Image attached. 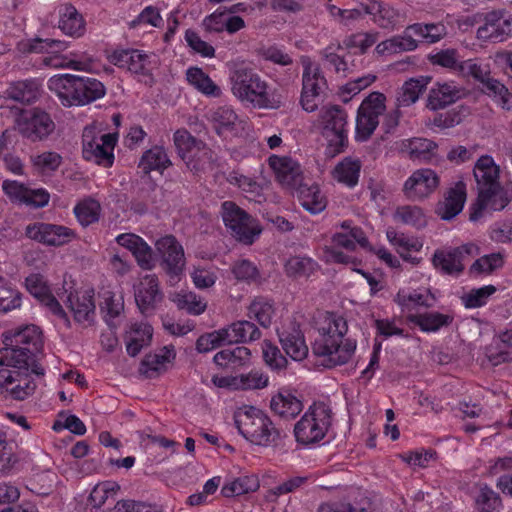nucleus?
I'll return each mask as SVG.
<instances>
[{
    "label": "nucleus",
    "instance_id": "1",
    "mask_svg": "<svg viewBox=\"0 0 512 512\" xmlns=\"http://www.w3.org/2000/svg\"><path fill=\"white\" fill-rule=\"evenodd\" d=\"M318 336L312 343V353L326 368L347 364L354 356L357 341L347 337L348 324L344 317L327 312L319 325Z\"/></svg>",
    "mask_w": 512,
    "mask_h": 512
},
{
    "label": "nucleus",
    "instance_id": "2",
    "mask_svg": "<svg viewBox=\"0 0 512 512\" xmlns=\"http://www.w3.org/2000/svg\"><path fill=\"white\" fill-rule=\"evenodd\" d=\"M473 174L477 183L478 196L475 204L470 208V220L477 221L487 208L494 211L504 209L511 201L512 193L507 187L501 185L499 166L489 155L481 156L477 160Z\"/></svg>",
    "mask_w": 512,
    "mask_h": 512
},
{
    "label": "nucleus",
    "instance_id": "3",
    "mask_svg": "<svg viewBox=\"0 0 512 512\" xmlns=\"http://www.w3.org/2000/svg\"><path fill=\"white\" fill-rule=\"evenodd\" d=\"M28 348L0 349V395L24 400L33 394L36 384L29 374Z\"/></svg>",
    "mask_w": 512,
    "mask_h": 512
},
{
    "label": "nucleus",
    "instance_id": "4",
    "mask_svg": "<svg viewBox=\"0 0 512 512\" xmlns=\"http://www.w3.org/2000/svg\"><path fill=\"white\" fill-rule=\"evenodd\" d=\"M67 48L65 42L55 39L34 38L21 41L18 49L22 53H47L42 63L46 67L54 69H72L76 71L90 72L95 67L94 58L86 52L59 54Z\"/></svg>",
    "mask_w": 512,
    "mask_h": 512
},
{
    "label": "nucleus",
    "instance_id": "5",
    "mask_svg": "<svg viewBox=\"0 0 512 512\" xmlns=\"http://www.w3.org/2000/svg\"><path fill=\"white\" fill-rule=\"evenodd\" d=\"M234 421L238 432L254 445H276L281 438L280 430L269 415L255 406L239 407L234 413Z\"/></svg>",
    "mask_w": 512,
    "mask_h": 512
},
{
    "label": "nucleus",
    "instance_id": "6",
    "mask_svg": "<svg viewBox=\"0 0 512 512\" xmlns=\"http://www.w3.org/2000/svg\"><path fill=\"white\" fill-rule=\"evenodd\" d=\"M232 94L241 102L257 108L271 107L268 83L252 68L237 65L230 73Z\"/></svg>",
    "mask_w": 512,
    "mask_h": 512
},
{
    "label": "nucleus",
    "instance_id": "7",
    "mask_svg": "<svg viewBox=\"0 0 512 512\" xmlns=\"http://www.w3.org/2000/svg\"><path fill=\"white\" fill-rule=\"evenodd\" d=\"M333 412L324 402H314L294 426L297 443L311 446L321 442L332 425Z\"/></svg>",
    "mask_w": 512,
    "mask_h": 512
},
{
    "label": "nucleus",
    "instance_id": "8",
    "mask_svg": "<svg viewBox=\"0 0 512 512\" xmlns=\"http://www.w3.org/2000/svg\"><path fill=\"white\" fill-rule=\"evenodd\" d=\"M342 232H336L331 238V246L325 249L328 262L336 264L356 265L357 259L348 252L355 251L357 245L367 248L369 240L365 232L351 220H345L340 224Z\"/></svg>",
    "mask_w": 512,
    "mask_h": 512
},
{
    "label": "nucleus",
    "instance_id": "9",
    "mask_svg": "<svg viewBox=\"0 0 512 512\" xmlns=\"http://www.w3.org/2000/svg\"><path fill=\"white\" fill-rule=\"evenodd\" d=\"M221 216L225 227L240 243L251 245L262 232L259 221L233 201H224Z\"/></svg>",
    "mask_w": 512,
    "mask_h": 512
},
{
    "label": "nucleus",
    "instance_id": "10",
    "mask_svg": "<svg viewBox=\"0 0 512 512\" xmlns=\"http://www.w3.org/2000/svg\"><path fill=\"white\" fill-rule=\"evenodd\" d=\"M117 141V133L98 134L94 127H85L82 134L83 158L86 161L110 168L114 163V148Z\"/></svg>",
    "mask_w": 512,
    "mask_h": 512
},
{
    "label": "nucleus",
    "instance_id": "11",
    "mask_svg": "<svg viewBox=\"0 0 512 512\" xmlns=\"http://www.w3.org/2000/svg\"><path fill=\"white\" fill-rule=\"evenodd\" d=\"M323 136L327 139V153L336 156L348 145L347 113L339 106L324 108L320 114Z\"/></svg>",
    "mask_w": 512,
    "mask_h": 512
},
{
    "label": "nucleus",
    "instance_id": "12",
    "mask_svg": "<svg viewBox=\"0 0 512 512\" xmlns=\"http://www.w3.org/2000/svg\"><path fill=\"white\" fill-rule=\"evenodd\" d=\"M386 96L381 92L370 93L357 110L355 139L367 141L379 125V117L386 109Z\"/></svg>",
    "mask_w": 512,
    "mask_h": 512
},
{
    "label": "nucleus",
    "instance_id": "13",
    "mask_svg": "<svg viewBox=\"0 0 512 512\" xmlns=\"http://www.w3.org/2000/svg\"><path fill=\"white\" fill-rule=\"evenodd\" d=\"M16 127L24 138L37 142L47 139L55 131L56 124L48 112L34 107L20 112Z\"/></svg>",
    "mask_w": 512,
    "mask_h": 512
},
{
    "label": "nucleus",
    "instance_id": "14",
    "mask_svg": "<svg viewBox=\"0 0 512 512\" xmlns=\"http://www.w3.org/2000/svg\"><path fill=\"white\" fill-rule=\"evenodd\" d=\"M173 142L178 156L188 168L196 171L202 169L210 151L204 142L197 140L186 129L176 130Z\"/></svg>",
    "mask_w": 512,
    "mask_h": 512
},
{
    "label": "nucleus",
    "instance_id": "15",
    "mask_svg": "<svg viewBox=\"0 0 512 512\" xmlns=\"http://www.w3.org/2000/svg\"><path fill=\"white\" fill-rule=\"evenodd\" d=\"M27 291L39 301L48 311L62 320L67 327H70V319L60 302L54 296L51 285L40 273H32L25 278Z\"/></svg>",
    "mask_w": 512,
    "mask_h": 512
},
{
    "label": "nucleus",
    "instance_id": "16",
    "mask_svg": "<svg viewBox=\"0 0 512 512\" xmlns=\"http://www.w3.org/2000/svg\"><path fill=\"white\" fill-rule=\"evenodd\" d=\"M25 235L36 242L46 246L60 247L77 239V232L64 225L44 222L29 224Z\"/></svg>",
    "mask_w": 512,
    "mask_h": 512
},
{
    "label": "nucleus",
    "instance_id": "17",
    "mask_svg": "<svg viewBox=\"0 0 512 512\" xmlns=\"http://www.w3.org/2000/svg\"><path fill=\"white\" fill-rule=\"evenodd\" d=\"M134 296L137 307L142 314H153L164 298L158 277L155 274H147L142 277L134 285Z\"/></svg>",
    "mask_w": 512,
    "mask_h": 512
},
{
    "label": "nucleus",
    "instance_id": "18",
    "mask_svg": "<svg viewBox=\"0 0 512 512\" xmlns=\"http://www.w3.org/2000/svg\"><path fill=\"white\" fill-rule=\"evenodd\" d=\"M278 336L282 348L290 358L301 361L307 357L308 346L301 326L297 321L290 320L287 324H283L278 329Z\"/></svg>",
    "mask_w": 512,
    "mask_h": 512
},
{
    "label": "nucleus",
    "instance_id": "19",
    "mask_svg": "<svg viewBox=\"0 0 512 512\" xmlns=\"http://www.w3.org/2000/svg\"><path fill=\"white\" fill-rule=\"evenodd\" d=\"M157 250L163 259V268L170 278L178 277L184 268V250L177 239L172 235L160 238L156 243Z\"/></svg>",
    "mask_w": 512,
    "mask_h": 512
},
{
    "label": "nucleus",
    "instance_id": "20",
    "mask_svg": "<svg viewBox=\"0 0 512 512\" xmlns=\"http://www.w3.org/2000/svg\"><path fill=\"white\" fill-rule=\"evenodd\" d=\"M483 25L477 30V38L481 41L498 43L511 36L509 18L504 19L502 11H491L482 14Z\"/></svg>",
    "mask_w": 512,
    "mask_h": 512
},
{
    "label": "nucleus",
    "instance_id": "21",
    "mask_svg": "<svg viewBox=\"0 0 512 512\" xmlns=\"http://www.w3.org/2000/svg\"><path fill=\"white\" fill-rule=\"evenodd\" d=\"M394 302L400 307L402 313L407 315L418 314L422 308H430L435 298L429 289L420 287L401 288L394 297Z\"/></svg>",
    "mask_w": 512,
    "mask_h": 512
},
{
    "label": "nucleus",
    "instance_id": "22",
    "mask_svg": "<svg viewBox=\"0 0 512 512\" xmlns=\"http://www.w3.org/2000/svg\"><path fill=\"white\" fill-rule=\"evenodd\" d=\"M268 165L282 186L295 188L301 183L303 178L301 166L292 157L273 154L268 158Z\"/></svg>",
    "mask_w": 512,
    "mask_h": 512
},
{
    "label": "nucleus",
    "instance_id": "23",
    "mask_svg": "<svg viewBox=\"0 0 512 512\" xmlns=\"http://www.w3.org/2000/svg\"><path fill=\"white\" fill-rule=\"evenodd\" d=\"M108 61L133 74L146 76L149 73L148 55L138 49H115L108 56Z\"/></svg>",
    "mask_w": 512,
    "mask_h": 512
},
{
    "label": "nucleus",
    "instance_id": "24",
    "mask_svg": "<svg viewBox=\"0 0 512 512\" xmlns=\"http://www.w3.org/2000/svg\"><path fill=\"white\" fill-rule=\"evenodd\" d=\"M439 185V178L432 169H419L405 182L404 192L409 199L428 197Z\"/></svg>",
    "mask_w": 512,
    "mask_h": 512
},
{
    "label": "nucleus",
    "instance_id": "25",
    "mask_svg": "<svg viewBox=\"0 0 512 512\" xmlns=\"http://www.w3.org/2000/svg\"><path fill=\"white\" fill-rule=\"evenodd\" d=\"M94 289H77L69 293L67 307L78 323L89 322L95 315Z\"/></svg>",
    "mask_w": 512,
    "mask_h": 512
},
{
    "label": "nucleus",
    "instance_id": "26",
    "mask_svg": "<svg viewBox=\"0 0 512 512\" xmlns=\"http://www.w3.org/2000/svg\"><path fill=\"white\" fill-rule=\"evenodd\" d=\"M79 76L72 74H59L52 76L48 82V89L54 93L65 107L76 106L78 100Z\"/></svg>",
    "mask_w": 512,
    "mask_h": 512
},
{
    "label": "nucleus",
    "instance_id": "27",
    "mask_svg": "<svg viewBox=\"0 0 512 512\" xmlns=\"http://www.w3.org/2000/svg\"><path fill=\"white\" fill-rule=\"evenodd\" d=\"M270 408L283 419H294L303 410V402L296 391L281 388L271 397Z\"/></svg>",
    "mask_w": 512,
    "mask_h": 512
},
{
    "label": "nucleus",
    "instance_id": "28",
    "mask_svg": "<svg viewBox=\"0 0 512 512\" xmlns=\"http://www.w3.org/2000/svg\"><path fill=\"white\" fill-rule=\"evenodd\" d=\"M115 240L117 244L132 253L142 269L153 267V251L142 237L134 233H122Z\"/></svg>",
    "mask_w": 512,
    "mask_h": 512
},
{
    "label": "nucleus",
    "instance_id": "29",
    "mask_svg": "<svg viewBox=\"0 0 512 512\" xmlns=\"http://www.w3.org/2000/svg\"><path fill=\"white\" fill-rule=\"evenodd\" d=\"M173 347L164 346L154 353H149L142 359L139 372L145 378L154 379L167 370L168 364L174 360Z\"/></svg>",
    "mask_w": 512,
    "mask_h": 512
},
{
    "label": "nucleus",
    "instance_id": "30",
    "mask_svg": "<svg viewBox=\"0 0 512 512\" xmlns=\"http://www.w3.org/2000/svg\"><path fill=\"white\" fill-rule=\"evenodd\" d=\"M171 166L172 161L167 150L162 145H154L145 150L138 163V168L145 175L150 174L152 171L163 174Z\"/></svg>",
    "mask_w": 512,
    "mask_h": 512
},
{
    "label": "nucleus",
    "instance_id": "31",
    "mask_svg": "<svg viewBox=\"0 0 512 512\" xmlns=\"http://www.w3.org/2000/svg\"><path fill=\"white\" fill-rule=\"evenodd\" d=\"M466 200V189L462 182L456 184L455 187L451 188L443 203L437 207L438 215L445 220H450L458 215L464 206Z\"/></svg>",
    "mask_w": 512,
    "mask_h": 512
},
{
    "label": "nucleus",
    "instance_id": "32",
    "mask_svg": "<svg viewBox=\"0 0 512 512\" xmlns=\"http://www.w3.org/2000/svg\"><path fill=\"white\" fill-rule=\"evenodd\" d=\"M59 14V28L64 34L71 37H80L84 34L86 22L72 4L62 5Z\"/></svg>",
    "mask_w": 512,
    "mask_h": 512
},
{
    "label": "nucleus",
    "instance_id": "33",
    "mask_svg": "<svg viewBox=\"0 0 512 512\" xmlns=\"http://www.w3.org/2000/svg\"><path fill=\"white\" fill-rule=\"evenodd\" d=\"M361 161L353 157H345L333 169L332 177L338 183L349 188L355 187L359 182L361 172Z\"/></svg>",
    "mask_w": 512,
    "mask_h": 512
},
{
    "label": "nucleus",
    "instance_id": "34",
    "mask_svg": "<svg viewBox=\"0 0 512 512\" xmlns=\"http://www.w3.org/2000/svg\"><path fill=\"white\" fill-rule=\"evenodd\" d=\"M453 316L440 312H426L407 315V321L419 327L423 332H437L453 322Z\"/></svg>",
    "mask_w": 512,
    "mask_h": 512
},
{
    "label": "nucleus",
    "instance_id": "35",
    "mask_svg": "<svg viewBox=\"0 0 512 512\" xmlns=\"http://www.w3.org/2000/svg\"><path fill=\"white\" fill-rule=\"evenodd\" d=\"M251 352L247 347L236 346L226 348L214 355L216 365L230 370H236L249 363Z\"/></svg>",
    "mask_w": 512,
    "mask_h": 512
},
{
    "label": "nucleus",
    "instance_id": "36",
    "mask_svg": "<svg viewBox=\"0 0 512 512\" xmlns=\"http://www.w3.org/2000/svg\"><path fill=\"white\" fill-rule=\"evenodd\" d=\"M226 338V344L255 341L260 338L259 328L250 321H237L231 325L221 328Z\"/></svg>",
    "mask_w": 512,
    "mask_h": 512
},
{
    "label": "nucleus",
    "instance_id": "37",
    "mask_svg": "<svg viewBox=\"0 0 512 512\" xmlns=\"http://www.w3.org/2000/svg\"><path fill=\"white\" fill-rule=\"evenodd\" d=\"M460 98V90L453 83H437L428 95V107L432 110L443 109Z\"/></svg>",
    "mask_w": 512,
    "mask_h": 512
},
{
    "label": "nucleus",
    "instance_id": "38",
    "mask_svg": "<svg viewBox=\"0 0 512 512\" xmlns=\"http://www.w3.org/2000/svg\"><path fill=\"white\" fill-rule=\"evenodd\" d=\"M73 213L80 226L86 228L100 220L102 207L98 200L87 196L75 204Z\"/></svg>",
    "mask_w": 512,
    "mask_h": 512
},
{
    "label": "nucleus",
    "instance_id": "39",
    "mask_svg": "<svg viewBox=\"0 0 512 512\" xmlns=\"http://www.w3.org/2000/svg\"><path fill=\"white\" fill-rule=\"evenodd\" d=\"M462 257L463 252L461 248L437 250L433 255V264L444 274H459L464 270Z\"/></svg>",
    "mask_w": 512,
    "mask_h": 512
},
{
    "label": "nucleus",
    "instance_id": "40",
    "mask_svg": "<svg viewBox=\"0 0 512 512\" xmlns=\"http://www.w3.org/2000/svg\"><path fill=\"white\" fill-rule=\"evenodd\" d=\"M40 92L41 85L36 79L13 82L6 91L10 99L24 104L34 103L39 98Z\"/></svg>",
    "mask_w": 512,
    "mask_h": 512
},
{
    "label": "nucleus",
    "instance_id": "41",
    "mask_svg": "<svg viewBox=\"0 0 512 512\" xmlns=\"http://www.w3.org/2000/svg\"><path fill=\"white\" fill-rule=\"evenodd\" d=\"M487 356L494 366L512 361V327L498 335L488 349Z\"/></svg>",
    "mask_w": 512,
    "mask_h": 512
},
{
    "label": "nucleus",
    "instance_id": "42",
    "mask_svg": "<svg viewBox=\"0 0 512 512\" xmlns=\"http://www.w3.org/2000/svg\"><path fill=\"white\" fill-rule=\"evenodd\" d=\"M298 200L302 207L312 214L322 212L327 205L326 198L316 183L310 186L300 183L298 185Z\"/></svg>",
    "mask_w": 512,
    "mask_h": 512
},
{
    "label": "nucleus",
    "instance_id": "43",
    "mask_svg": "<svg viewBox=\"0 0 512 512\" xmlns=\"http://www.w3.org/2000/svg\"><path fill=\"white\" fill-rule=\"evenodd\" d=\"M259 487L260 482L256 475H241L227 480L222 486L221 493L224 497L231 498L255 492Z\"/></svg>",
    "mask_w": 512,
    "mask_h": 512
},
{
    "label": "nucleus",
    "instance_id": "44",
    "mask_svg": "<svg viewBox=\"0 0 512 512\" xmlns=\"http://www.w3.org/2000/svg\"><path fill=\"white\" fill-rule=\"evenodd\" d=\"M188 83L196 90L208 97L221 96V88L199 67H189L186 71Z\"/></svg>",
    "mask_w": 512,
    "mask_h": 512
},
{
    "label": "nucleus",
    "instance_id": "45",
    "mask_svg": "<svg viewBox=\"0 0 512 512\" xmlns=\"http://www.w3.org/2000/svg\"><path fill=\"white\" fill-rule=\"evenodd\" d=\"M473 500L474 512H501L503 509L500 495L487 484L479 485Z\"/></svg>",
    "mask_w": 512,
    "mask_h": 512
},
{
    "label": "nucleus",
    "instance_id": "46",
    "mask_svg": "<svg viewBox=\"0 0 512 512\" xmlns=\"http://www.w3.org/2000/svg\"><path fill=\"white\" fill-rule=\"evenodd\" d=\"M211 121L217 134L226 137L236 131L238 115L230 106H219L212 112Z\"/></svg>",
    "mask_w": 512,
    "mask_h": 512
},
{
    "label": "nucleus",
    "instance_id": "47",
    "mask_svg": "<svg viewBox=\"0 0 512 512\" xmlns=\"http://www.w3.org/2000/svg\"><path fill=\"white\" fill-rule=\"evenodd\" d=\"M153 335V328L146 322L132 324L126 345L127 353L136 356L144 346L149 345Z\"/></svg>",
    "mask_w": 512,
    "mask_h": 512
},
{
    "label": "nucleus",
    "instance_id": "48",
    "mask_svg": "<svg viewBox=\"0 0 512 512\" xmlns=\"http://www.w3.org/2000/svg\"><path fill=\"white\" fill-rule=\"evenodd\" d=\"M106 93L103 83L95 78L79 76L78 100L76 106H84L94 102Z\"/></svg>",
    "mask_w": 512,
    "mask_h": 512
},
{
    "label": "nucleus",
    "instance_id": "49",
    "mask_svg": "<svg viewBox=\"0 0 512 512\" xmlns=\"http://www.w3.org/2000/svg\"><path fill=\"white\" fill-rule=\"evenodd\" d=\"M428 60L433 66H439L458 75L463 59L456 48H445L431 52Z\"/></svg>",
    "mask_w": 512,
    "mask_h": 512
},
{
    "label": "nucleus",
    "instance_id": "50",
    "mask_svg": "<svg viewBox=\"0 0 512 512\" xmlns=\"http://www.w3.org/2000/svg\"><path fill=\"white\" fill-rule=\"evenodd\" d=\"M10 342H11L10 345L5 346L4 348H13V349L28 348L30 351V360H31L34 353L41 346V337H40V333L36 330V328L34 326H26L25 328L20 329L19 331L14 333Z\"/></svg>",
    "mask_w": 512,
    "mask_h": 512
},
{
    "label": "nucleus",
    "instance_id": "51",
    "mask_svg": "<svg viewBox=\"0 0 512 512\" xmlns=\"http://www.w3.org/2000/svg\"><path fill=\"white\" fill-rule=\"evenodd\" d=\"M274 313V301L264 296L255 297L248 307L249 317L265 328L271 325Z\"/></svg>",
    "mask_w": 512,
    "mask_h": 512
},
{
    "label": "nucleus",
    "instance_id": "52",
    "mask_svg": "<svg viewBox=\"0 0 512 512\" xmlns=\"http://www.w3.org/2000/svg\"><path fill=\"white\" fill-rule=\"evenodd\" d=\"M428 44H434L442 40L447 34V28L443 23H414L406 28Z\"/></svg>",
    "mask_w": 512,
    "mask_h": 512
},
{
    "label": "nucleus",
    "instance_id": "53",
    "mask_svg": "<svg viewBox=\"0 0 512 512\" xmlns=\"http://www.w3.org/2000/svg\"><path fill=\"white\" fill-rule=\"evenodd\" d=\"M394 219L418 230L427 225L426 213L421 207L416 205L398 206L394 213Z\"/></svg>",
    "mask_w": 512,
    "mask_h": 512
},
{
    "label": "nucleus",
    "instance_id": "54",
    "mask_svg": "<svg viewBox=\"0 0 512 512\" xmlns=\"http://www.w3.org/2000/svg\"><path fill=\"white\" fill-rule=\"evenodd\" d=\"M303 67L302 89L315 92L320 96V93L324 90L327 83L321 73L319 65L308 59L303 61Z\"/></svg>",
    "mask_w": 512,
    "mask_h": 512
},
{
    "label": "nucleus",
    "instance_id": "55",
    "mask_svg": "<svg viewBox=\"0 0 512 512\" xmlns=\"http://www.w3.org/2000/svg\"><path fill=\"white\" fill-rule=\"evenodd\" d=\"M227 181L245 193L247 199L260 201L259 198L262 196V186L255 178L246 176L238 170H233L228 174Z\"/></svg>",
    "mask_w": 512,
    "mask_h": 512
},
{
    "label": "nucleus",
    "instance_id": "56",
    "mask_svg": "<svg viewBox=\"0 0 512 512\" xmlns=\"http://www.w3.org/2000/svg\"><path fill=\"white\" fill-rule=\"evenodd\" d=\"M173 302L179 309L185 310L191 315H201L207 308V302L192 291L182 290L176 293L173 297Z\"/></svg>",
    "mask_w": 512,
    "mask_h": 512
},
{
    "label": "nucleus",
    "instance_id": "57",
    "mask_svg": "<svg viewBox=\"0 0 512 512\" xmlns=\"http://www.w3.org/2000/svg\"><path fill=\"white\" fill-rule=\"evenodd\" d=\"M430 80V77L420 76L405 81L401 88V95L398 98L400 104L411 105L415 103L426 90Z\"/></svg>",
    "mask_w": 512,
    "mask_h": 512
},
{
    "label": "nucleus",
    "instance_id": "58",
    "mask_svg": "<svg viewBox=\"0 0 512 512\" xmlns=\"http://www.w3.org/2000/svg\"><path fill=\"white\" fill-rule=\"evenodd\" d=\"M418 47L417 41L411 35L394 36L377 44L378 54H396L403 51H413Z\"/></svg>",
    "mask_w": 512,
    "mask_h": 512
},
{
    "label": "nucleus",
    "instance_id": "59",
    "mask_svg": "<svg viewBox=\"0 0 512 512\" xmlns=\"http://www.w3.org/2000/svg\"><path fill=\"white\" fill-rule=\"evenodd\" d=\"M318 268V263L306 256L291 257L285 264L286 274L294 278L309 277L317 271Z\"/></svg>",
    "mask_w": 512,
    "mask_h": 512
},
{
    "label": "nucleus",
    "instance_id": "60",
    "mask_svg": "<svg viewBox=\"0 0 512 512\" xmlns=\"http://www.w3.org/2000/svg\"><path fill=\"white\" fill-rule=\"evenodd\" d=\"M309 480L307 476H293L277 486L269 489L266 494V500L270 502H275L278 497L282 495H286L289 493H293L303 487Z\"/></svg>",
    "mask_w": 512,
    "mask_h": 512
},
{
    "label": "nucleus",
    "instance_id": "61",
    "mask_svg": "<svg viewBox=\"0 0 512 512\" xmlns=\"http://www.w3.org/2000/svg\"><path fill=\"white\" fill-rule=\"evenodd\" d=\"M387 238L393 246L397 247L398 252L404 259L406 257L403 253L418 252L422 248V243L418 239L407 236L404 233H398L395 230L387 231Z\"/></svg>",
    "mask_w": 512,
    "mask_h": 512
},
{
    "label": "nucleus",
    "instance_id": "62",
    "mask_svg": "<svg viewBox=\"0 0 512 512\" xmlns=\"http://www.w3.org/2000/svg\"><path fill=\"white\" fill-rule=\"evenodd\" d=\"M458 76L464 78H473L475 81L483 83L490 76L489 65H483L478 59L462 60Z\"/></svg>",
    "mask_w": 512,
    "mask_h": 512
},
{
    "label": "nucleus",
    "instance_id": "63",
    "mask_svg": "<svg viewBox=\"0 0 512 512\" xmlns=\"http://www.w3.org/2000/svg\"><path fill=\"white\" fill-rule=\"evenodd\" d=\"M118 490L119 486L116 482H101L92 489L89 495V502L92 507L100 508L109 498L114 497Z\"/></svg>",
    "mask_w": 512,
    "mask_h": 512
},
{
    "label": "nucleus",
    "instance_id": "64",
    "mask_svg": "<svg viewBox=\"0 0 512 512\" xmlns=\"http://www.w3.org/2000/svg\"><path fill=\"white\" fill-rule=\"evenodd\" d=\"M269 377L260 369H252L250 372L238 376L239 390H257L268 386Z\"/></svg>",
    "mask_w": 512,
    "mask_h": 512
}]
</instances>
